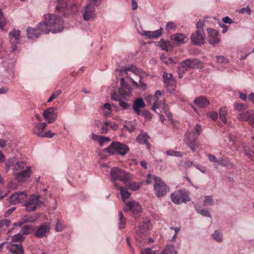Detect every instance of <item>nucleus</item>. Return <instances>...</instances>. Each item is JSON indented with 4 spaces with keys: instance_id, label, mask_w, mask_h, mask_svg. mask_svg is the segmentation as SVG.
I'll return each instance as SVG.
<instances>
[{
    "instance_id": "48",
    "label": "nucleus",
    "mask_w": 254,
    "mask_h": 254,
    "mask_svg": "<svg viewBox=\"0 0 254 254\" xmlns=\"http://www.w3.org/2000/svg\"><path fill=\"white\" fill-rule=\"evenodd\" d=\"M166 154L169 156L182 157V154L179 151H174L173 150H169L166 151Z\"/></svg>"
},
{
    "instance_id": "62",
    "label": "nucleus",
    "mask_w": 254,
    "mask_h": 254,
    "mask_svg": "<svg viewBox=\"0 0 254 254\" xmlns=\"http://www.w3.org/2000/svg\"><path fill=\"white\" fill-rule=\"evenodd\" d=\"M64 225L60 223L58 220L57 221V223L56 225V230L57 232L62 231L64 229Z\"/></svg>"
},
{
    "instance_id": "8",
    "label": "nucleus",
    "mask_w": 254,
    "mask_h": 254,
    "mask_svg": "<svg viewBox=\"0 0 254 254\" xmlns=\"http://www.w3.org/2000/svg\"><path fill=\"white\" fill-rule=\"evenodd\" d=\"M148 227V224L145 222H142L138 225L135 229V237L137 240L141 241L145 239Z\"/></svg>"
},
{
    "instance_id": "1",
    "label": "nucleus",
    "mask_w": 254,
    "mask_h": 254,
    "mask_svg": "<svg viewBox=\"0 0 254 254\" xmlns=\"http://www.w3.org/2000/svg\"><path fill=\"white\" fill-rule=\"evenodd\" d=\"M40 27L44 31L45 34H49L50 32L54 33L61 32L63 29V21L56 15L45 14L43 23H40Z\"/></svg>"
},
{
    "instance_id": "6",
    "label": "nucleus",
    "mask_w": 254,
    "mask_h": 254,
    "mask_svg": "<svg viewBox=\"0 0 254 254\" xmlns=\"http://www.w3.org/2000/svg\"><path fill=\"white\" fill-rule=\"evenodd\" d=\"M171 198L172 201L177 204L190 201L189 191L185 190H181L172 193L171 194Z\"/></svg>"
},
{
    "instance_id": "63",
    "label": "nucleus",
    "mask_w": 254,
    "mask_h": 254,
    "mask_svg": "<svg viewBox=\"0 0 254 254\" xmlns=\"http://www.w3.org/2000/svg\"><path fill=\"white\" fill-rule=\"evenodd\" d=\"M55 133L52 132L51 131H48L43 133L42 137L52 138L55 135Z\"/></svg>"
},
{
    "instance_id": "44",
    "label": "nucleus",
    "mask_w": 254,
    "mask_h": 254,
    "mask_svg": "<svg viewBox=\"0 0 254 254\" xmlns=\"http://www.w3.org/2000/svg\"><path fill=\"white\" fill-rule=\"evenodd\" d=\"M189 69V68L187 66V64L185 61H183L180 63L178 70L180 72L183 73H185Z\"/></svg>"
},
{
    "instance_id": "53",
    "label": "nucleus",
    "mask_w": 254,
    "mask_h": 254,
    "mask_svg": "<svg viewBox=\"0 0 254 254\" xmlns=\"http://www.w3.org/2000/svg\"><path fill=\"white\" fill-rule=\"evenodd\" d=\"M10 224V221L7 219H3L0 220V229H2L3 227H8Z\"/></svg>"
},
{
    "instance_id": "24",
    "label": "nucleus",
    "mask_w": 254,
    "mask_h": 254,
    "mask_svg": "<svg viewBox=\"0 0 254 254\" xmlns=\"http://www.w3.org/2000/svg\"><path fill=\"white\" fill-rule=\"evenodd\" d=\"M9 251L12 254H23L24 249L21 243L18 244H11L8 247Z\"/></svg>"
},
{
    "instance_id": "32",
    "label": "nucleus",
    "mask_w": 254,
    "mask_h": 254,
    "mask_svg": "<svg viewBox=\"0 0 254 254\" xmlns=\"http://www.w3.org/2000/svg\"><path fill=\"white\" fill-rule=\"evenodd\" d=\"M119 220H118V226L119 228L123 229L125 227L126 221L124 217V215L122 212H119Z\"/></svg>"
},
{
    "instance_id": "26",
    "label": "nucleus",
    "mask_w": 254,
    "mask_h": 254,
    "mask_svg": "<svg viewBox=\"0 0 254 254\" xmlns=\"http://www.w3.org/2000/svg\"><path fill=\"white\" fill-rule=\"evenodd\" d=\"M158 96H161V92L159 90H157L155 94L153 97V100L154 101L153 105L152 107V110L156 113H158L157 109L160 107V103L159 102Z\"/></svg>"
},
{
    "instance_id": "16",
    "label": "nucleus",
    "mask_w": 254,
    "mask_h": 254,
    "mask_svg": "<svg viewBox=\"0 0 254 254\" xmlns=\"http://www.w3.org/2000/svg\"><path fill=\"white\" fill-rule=\"evenodd\" d=\"M31 170L30 168H26V169L23 171L16 172L14 176L18 182H25L31 175Z\"/></svg>"
},
{
    "instance_id": "49",
    "label": "nucleus",
    "mask_w": 254,
    "mask_h": 254,
    "mask_svg": "<svg viewBox=\"0 0 254 254\" xmlns=\"http://www.w3.org/2000/svg\"><path fill=\"white\" fill-rule=\"evenodd\" d=\"M214 204V201L210 196H206L203 201L204 206H210Z\"/></svg>"
},
{
    "instance_id": "23",
    "label": "nucleus",
    "mask_w": 254,
    "mask_h": 254,
    "mask_svg": "<svg viewBox=\"0 0 254 254\" xmlns=\"http://www.w3.org/2000/svg\"><path fill=\"white\" fill-rule=\"evenodd\" d=\"M194 103L200 108H205L209 105V101L204 96H200L194 100Z\"/></svg>"
},
{
    "instance_id": "38",
    "label": "nucleus",
    "mask_w": 254,
    "mask_h": 254,
    "mask_svg": "<svg viewBox=\"0 0 254 254\" xmlns=\"http://www.w3.org/2000/svg\"><path fill=\"white\" fill-rule=\"evenodd\" d=\"M25 240V237L21 233L13 235L11 238L12 242H21Z\"/></svg>"
},
{
    "instance_id": "17",
    "label": "nucleus",
    "mask_w": 254,
    "mask_h": 254,
    "mask_svg": "<svg viewBox=\"0 0 254 254\" xmlns=\"http://www.w3.org/2000/svg\"><path fill=\"white\" fill-rule=\"evenodd\" d=\"M40 23L36 29L28 27L27 28L26 32L29 38L34 39L38 38L41 34H45V32L41 29Z\"/></svg>"
},
{
    "instance_id": "54",
    "label": "nucleus",
    "mask_w": 254,
    "mask_h": 254,
    "mask_svg": "<svg viewBox=\"0 0 254 254\" xmlns=\"http://www.w3.org/2000/svg\"><path fill=\"white\" fill-rule=\"evenodd\" d=\"M177 27L176 24L173 22H168L166 25V29L169 31L171 30L175 29Z\"/></svg>"
},
{
    "instance_id": "34",
    "label": "nucleus",
    "mask_w": 254,
    "mask_h": 254,
    "mask_svg": "<svg viewBox=\"0 0 254 254\" xmlns=\"http://www.w3.org/2000/svg\"><path fill=\"white\" fill-rule=\"evenodd\" d=\"M161 254H177L175 245L168 246Z\"/></svg>"
},
{
    "instance_id": "4",
    "label": "nucleus",
    "mask_w": 254,
    "mask_h": 254,
    "mask_svg": "<svg viewBox=\"0 0 254 254\" xmlns=\"http://www.w3.org/2000/svg\"><path fill=\"white\" fill-rule=\"evenodd\" d=\"M40 196L38 195H31L29 196L24 204L27 212L33 211L44 204V202L40 200Z\"/></svg>"
},
{
    "instance_id": "28",
    "label": "nucleus",
    "mask_w": 254,
    "mask_h": 254,
    "mask_svg": "<svg viewBox=\"0 0 254 254\" xmlns=\"http://www.w3.org/2000/svg\"><path fill=\"white\" fill-rule=\"evenodd\" d=\"M184 61L189 69L198 68L200 65L199 64H201L200 62L197 59H187Z\"/></svg>"
},
{
    "instance_id": "33",
    "label": "nucleus",
    "mask_w": 254,
    "mask_h": 254,
    "mask_svg": "<svg viewBox=\"0 0 254 254\" xmlns=\"http://www.w3.org/2000/svg\"><path fill=\"white\" fill-rule=\"evenodd\" d=\"M194 207L198 213L203 216L211 217L209 212L206 209L203 208L201 209H200V207L197 204L195 205Z\"/></svg>"
},
{
    "instance_id": "40",
    "label": "nucleus",
    "mask_w": 254,
    "mask_h": 254,
    "mask_svg": "<svg viewBox=\"0 0 254 254\" xmlns=\"http://www.w3.org/2000/svg\"><path fill=\"white\" fill-rule=\"evenodd\" d=\"M244 151L246 155L252 161H254V151L248 147H244Z\"/></svg>"
},
{
    "instance_id": "30",
    "label": "nucleus",
    "mask_w": 254,
    "mask_h": 254,
    "mask_svg": "<svg viewBox=\"0 0 254 254\" xmlns=\"http://www.w3.org/2000/svg\"><path fill=\"white\" fill-rule=\"evenodd\" d=\"M119 91L121 95L124 98L129 96L131 94L130 85H126V87H120Z\"/></svg>"
},
{
    "instance_id": "31",
    "label": "nucleus",
    "mask_w": 254,
    "mask_h": 254,
    "mask_svg": "<svg viewBox=\"0 0 254 254\" xmlns=\"http://www.w3.org/2000/svg\"><path fill=\"white\" fill-rule=\"evenodd\" d=\"M173 37L174 41L179 44L185 43L188 39L185 34L181 33L174 34Z\"/></svg>"
},
{
    "instance_id": "47",
    "label": "nucleus",
    "mask_w": 254,
    "mask_h": 254,
    "mask_svg": "<svg viewBox=\"0 0 254 254\" xmlns=\"http://www.w3.org/2000/svg\"><path fill=\"white\" fill-rule=\"evenodd\" d=\"M110 122H105L101 124V133H106L108 131V126L110 125Z\"/></svg>"
},
{
    "instance_id": "20",
    "label": "nucleus",
    "mask_w": 254,
    "mask_h": 254,
    "mask_svg": "<svg viewBox=\"0 0 254 254\" xmlns=\"http://www.w3.org/2000/svg\"><path fill=\"white\" fill-rule=\"evenodd\" d=\"M145 107V104L142 98H137L133 102L132 109L138 115L141 114V108H144Z\"/></svg>"
},
{
    "instance_id": "52",
    "label": "nucleus",
    "mask_w": 254,
    "mask_h": 254,
    "mask_svg": "<svg viewBox=\"0 0 254 254\" xmlns=\"http://www.w3.org/2000/svg\"><path fill=\"white\" fill-rule=\"evenodd\" d=\"M128 187L129 189L132 190H136L139 188V185L135 182H129Z\"/></svg>"
},
{
    "instance_id": "36",
    "label": "nucleus",
    "mask_w": 254,
    "mask_h": 254,
    "mask_svg": "<svg viewBox=\"0 0 254 254\" xmlns=\"http://www.w3.org/2000/svg\"><path fill=\"white\" fill-rule=\"evenodd\" d=\"M102 110L103 111L104 115L106 117L109 116L112 113L111 106L109 103L105 104L102 107Z\"/></svg>"
},
{
    "instance_id": "55",
    "label": "nucleus",
    "mask_w": 254,
    "mask_h": 254,
    "mask_svg": "<svg viewBox=\"0 0 254 254\" xmlns=\"http://www.w3.org/2000/svg\"><path fill=\"white\" fill-rule=\"evenodd\" d=\"M119 105L123 109H128L130 107V105L126 102H125L121 99L119 100Z\"/></svg>"
},
{
    "instance_id": "50",
    "label": "nucleus",
    "mask_w": 254,
    "mask_h": 254,
    "mask_svg": "<svg viewBox=\"0 0 254 254\" xmlns=\"http://www.w3.org/2000/svg\"><path fill=\"white\" fill-rule=\"evenodd\" d=\"M62 93L61 90H58L55 91L48 100V102H51L54 99H56Z\"/></svg>"
},
{
    "instance_id": "21",
    "label": "nucleus",
    "mask_w": 254,
    "mask_h": 254,
    "mask_svg": "<svg viewBox=\"0 0 254 254\" xmlns=\"http://www.w3.org/2000/svg\"><path fill=\"white\" fill-rule=\"evenodd\" d=\"M47 127L46 123H38L35 125L33 128V132L38 136L42 137L44 130Z\"/></svg>"
},
{
    "instance_id": "39",
    "label": "nucleus",
    "mask_w": 254,
    "mask_h": 254,
    "mask_svg": "<svg viewBox=\"0 0 254 254\" xmlns=\"http://www.w3.org/2000/svg\"><path fill=\"white\" fill-rule=\"evenodd\" d=\"M216 59L217 63L221 66H223V64L229 63L228 59L223 56H217L216 57Z\"/></svg>"
},
{
    "instance_id": "42",
    "label": "nucleus",
    "mask_w": 254,
    "mask_h": 254,
    "mask_svg": "<svg viewBox=\"0 0 254 254\" xmlns=\"http://www.w3.org/2000/svg\"><path fill=\"white\" fill-rule=\"evenodd\" d=\"M201 129L200 126L197 124L191 130V132L195 138H197L199 135Z\"/></svg>"
},
{
    "instance_id": "12",
    "label": "nucleus",
    "mask_w": 254,
    "mask_h": 254,
    "mask_svg": "<svg viewBox=\"0 0 254 254\" xmlns=\"http://www.w3.org/2000/svg\"><path fill=\"white\" fill-rule=\"evenodd\" d=\"M205 33L202 31H196L191 35L190 39L195 45H201L203 44Z\"/></svg>"
},
{
    "instance_id": "61",
    "label": "nucleus",
    "mask_w": 254,
    "mask_h": 254,
    "mask_svg": "<svg viewBox=\"0 0 254 254\" xmlns=\"http://www.w3.org/2000/svg\"><path fill=\"white\" fill-rule=\"evenodd\" d=\"M140 254H156L155 251H153L150 248H146L143 251H141Z\"/></svg>"
},
{
    "instance_id": "10",
    "label": "nucleus",
    "mask_w": 254,
    "mask_h": 254,
    "mask_svg": "<svg viewBox=\"0 0 254 254\" xmlns=\"http://www.w3.org/2000/svg\"><path fill=\"white\" fill-rule=\"evenodd\" d=\"M56 107H51L44 111L43 115L44 118L49 124H52L55 122L58 116Z\"/></svg>"
},
{
    "instance_id": "9",
    "label": "nucleus",
    "mask_w": 254,
    "mask_h": 254,
    "mask_svg": "<svg viewBox=\"0 0 254 254\" xmlns=\"http://www.w3.org/2000/svg\"><path fill=\"white\" fill-rule=\"evenodd\" d=\"M81 13L84 20L86 21L93 19L95 18L97 15L95 6L90 4H86L85 6L83 7Z\"/></svg>"
},
{
    "instance_id": "41",
    "label": "nucleus",
    "mask_w": 254,
    "mask_h": 254,
    "mask_svg": "<svg viewBox=\"0 0 254 254\" xmlns=\"http://www.w3.org/2000/svg\"><path fill=\"white\" fill-rule=\"evenodd\" d=\"M218 164L223 166H232V163L227 158H221L219 160Z\"/></svg>"
},
{
    "instance_id": "25",
    "label": "nucleus",
    "mask_w": 254,
    "mask_h": 254,
    "mask_svg": "<svg viewBox=\"0 0 254 254\" xmlns=\"http://www.w3.org/2000/svg\"><path fill=\"white\" fill-rule=\"evenodd\" d=\"M149 136L146 133H140L136 138V141L140 144H146L147 148L150 149V144L148 143Z\"/></svg>"
},
{
    "instance_id": "7",
    "label": "nucleus",
    "mask_w": 254,
    "mask_h": 254,
    "mask_svg": "<svg viewBox=\"0 0 254 254\" xmlns=\"http://www.w3.org/2000/svg\"><path fill=\"white\" fill-rule=\"evenodd\" d=\"M112 180H119L126 183L129 180L128 174L123 170L119 168H113L111 170Z\"/></svg>"
},
{
    "instance_id": "43",
    "label": "nucleus",
    "mask_w": 254,
    "mask_h": 254,
    "mask_svg": "<svg viewBox=\"0 0 254 254\" xmlns=\"http://www.w3.org/2000/svg\"><path fill=\"white\" fill-rule=\"evenodd\" d=\"M32 227V226L30 227L29 225H26L21 228L20 233L23 235H28L31 233Z\"/></svg>"
},
{
    "instance_id": "5",
    "label": "nucleus",
    "mask_w": 254,
    "mask_h": 254,
    "mask_svg": "<svg viewBox=\"0 0 254 254\" xmlns=\"http://www.w3.org/2000/svg\"><path fill=\"white\" fill-rule=\"evenodd\" d=\"M154 189L156 195L158 197L165 195L169 190V187L158 177L154 176Z\"/></svg>"
},
{
    "instance_id": "56",
    "label": "nucleus",
    "mask_w": 254,
    "mask_h": 254,
    "mask_svg": "<svg viewBox=\"0 0 254 254\" xmlns=\"http://www.w3.org/2000/svg\"><path fill=\"white\" fill-rule=\"evenodd\" d=\"M87 4H91L96 7L101 4L102 0H87Z\"/></svg>"
},
{
    "instance_id": "14",
    "label": "nucleus",
    "mask_w": 254,
    "mask_h": 254,
    "mask_svg": "<svg viewBox=\"0 0 254 254\" xmlns=\"http://www.w3.org/2000/svg\"><path fill=\"white\" fill-rule=\"evenodd\" d=\"M20 34V31L15 29L13 30L9 33V38L13 51H15L17 49L16 45L19 41Z\"/></svg>"
},
{
    "instance_id": "19",
    "label": "nucleus",
    "mask_w": 254,
    "mask_h": 254,
    "mask_svg": "<svg viewBox=\"0 0 254 254\" xmlns=\"http://www.w3.org/2000/svg\"><path fill=\"white\" fill-rule=\"evenodd\" d=\"M124 71L126 75L127 78L130 79L132 84H133L136 87H139V85L137 82L128 75V71H131L135 74L139 75L140 73V70L135 66H131L125 67Z\"/></svg>"
},
{
    "instance_id": "2",
    "label": "nucleus",
    "mask_w": 254,
    "mask_h": 254,
    "mask_svg": "<svg viewBox=\"0 0 254 254\" xmlns=\"http://www.w3.org/2000/svg\"><path fill=\"white\" fill-rule=\"evenodd\" d=\"M115 186L120 190L122 199L126 203V206L124 208V211L131 210L134 217L136 218L141 212L142 207L141 205L135 200H131L126 202V200L129 197L131 193L127 189L120 187L117 183H114Z\"/></svg>"
},
{
    "instance_id": "3",
    "label": "nucleus",
    "mask_w": 254,
    "mask_h": 254,
    "mask_svg": "<svg viewBox=\"0 0 254 254\" xmlns=\"http://www.w3.org/2000/svg\"><path fill=\"white\" fill-rule=\"evenodd\" d=\"M107 152L110 154H117L124 156L129 151V149L127 145L119 142H113L110 146L106 149Z\"/></svg>"
},
{
    "instance_id": "13",
    "label": "nucleus",
    "mask_w": 254,
    "mask_h": 254,
    "mask_svg": "<svg viewBox=\"0 0 254 254\" xmlns=\"http://www.w3.org/2000/svg\"><path fill=\"white\" fill-rule=\"evenodd\" d=\"M27 195L25 191H18L9 197V202L13 205L22 202Z\"/></svg>"
},
{
    "instance_id": "59",
    "label": "nucleus",
    "mask_w": 254,
    "mask_h": 254,
    "mask_svg": "<svg viewBox=\"0 0 254 254\" xmlns=\"http://www.w3.org/2000/svg\"><path fill=\"white\" fill-rule=\"evenodd\" d=\"M203 26H204V22L202 21L199 20L196 24V28H197L196 31H204Z\"/></svg>"
},
{
    "instance_id": "60",
    "label": "nucleus",
    "mask_w": 254,
    "mask_h": 254,
    "mask_svg": "<svg viewBox=\"0 0 254 254\" xmlns=\"http://www.w3.org/2000/svg\"><path fill=\"white\" fill-rule=\"evenodd\" d=\"M239 12L241 13H245L246 12L249 15H250L251 13V10L249 6H247L246 7H243V8H241L239 10Z\"/></svg>"
},
{
    "instance_id": "57",
    "label": "nucleus",
    "mask_w": 254,
    "mask_h": 254,
    "mask_svg": "<svg viewBox=\"0 0 254 254\" xmlns=\"http://www.w3.org/2000/svg\"><path fill=\"white\" fill-rule=\"evenodd\" d=\"M188 146L193 151H195L198 148V145L195 140L189 142L188 143Z\"/></svg>"
},
{
    "instance_id": "11",
    "label": "nucleus",
    "mask_w": 254,
    "mask_h": 254,
    "mask_svg": "<svg viewBox=\"0 0 254 254\" xmlns=\"http://www.w3.org/2000/svg\"><path fill=\"white\" fill-rule=\"evenodd\" d=\"M50 226L47 224H41L35 227V236L38 238H42L48 236L50 233Z\"/></svg>"
},
{
    "instance_id": "58",
    "label": "nucleus",
    "mask_w": 254,
    "mask_h": 254,
    "mask_svg": "<svg viewBox=\"0 0 254 254\" xmlns=\"http://www.w3.org/2000/svg\"><path fill=\"white\" fill-rule=\"evenodd\" d=\"M207 116L212 119L213 121H215L217 119L218 114L216 112H212L208 113L207 114Z\"/></svg>"
},
{
    "instance_id": "64",
    "label": "nucleus",
    "mask_w": 254,
    "mask_h": 254,
    "mask_svg": "<svg viewBox=\"0 0 254 254\" xmlns=\"http://www.w3.org/2000/svg\"><path fill=\"white\" fill-rule=\"evenodd\" d=\"M208 159L209 161L213 163H218L219 162V160H218L216 157L212 154H209L208 155Z\"/></svg>"
},
{
    "instance_id": "22",
    "label": "nucleus",
    "mask_w": 254,
    "mask_h": 254,
    "mask_svg": "<svg viewBox=\"0 0 254 254\" xmlns=\"http://www.w3.org/2000/svg\"><path fill=\"white\" fill-rule=\"evenodd\" d=\"M254 112V110H253L243 111L237 114V118L239 121L248 122L250 119L251 116L253 115Z\"/></svg>"
},
{
    "instance_id": "51",
    "label": "nucleus",
    "mask_w": 254,
    "mask_h": 254,
    "mask_svg": "<svg viewBox=\"0 0 254 254\" xmlns=\"http://www.w3.org/2000/svg\"><path fill=\"white\" fill-rule=\"evenodd\" d=\"M22 220H23L24 222L25 223H32L34 222L36 220V218L35 217L32 216H25L24 217H22Z\"/></svg>"
},
{
    "instance_id": "18",
    "label": "nucleus",
    "mask_w": 254,
    "mask_h": 254,
    "mask_svg": "<svg viewBox=\"0 0 254 254\" xmlns=\"http://www.w3.org/2000/svg\"><path fill=\"white\" fill-rule=\"evenodd\" d=\"M208 42L211 45H216L220 42V40L218 37V32L216 30L212 29H208Z\"/></svg>"
},
{
    "instance_id": "35",
    "label": "nucleus",
    "mask_w": 254,
    "mask_h": 254,
    "mask_svg": "<svg viewBox=\"0 0 254 254\" xmlns=\"http://www.w3.org/2000/svg\"><path fill=\"white\" fill-rule=\"evenodd\" d=\"M219 117L222 122L224 123H227V120L226 116L227 115V110L225 108H220L219 110Z\"/></svg>"
},
{
    "instance_id": "29",
    "label": "nucleus",
    "mask_w": 254,
    "mask_h": 254,
    "mask_svg": "<svg viewBox=\"0 0 254 254\" xmlns=\"http://www.w3.org/2000/svg\"><path fill=\"white\" fill-rule=\"evenodd\" d=\"M30 168L27 166L26 162L23 161H17L14 165L13 170L14 172H19Z\"/></svg>"
},
{
    "instance_id": "15",
    "label": "nucleus",
    "mask_w": 254,
    "mask_h": 254,
    "mask_svg": "<svg viewBox=\"0 0 254 254\" xmlns=\"http://www.w3.org/2000/svg\"><path fill=\"white\" fill-rule=\"evenodd\" d=\"M164 82L168 89L170 91H173L176 88V81L171 73L164 72L163 75Z\"/></svg>"
},
{
    "instance_id": "46",
    "label": "nucleus",
    "mask_w": 254,
    "mask_h": 254,
    "mask_svg": "<svg viewBox=\"0 0 254 254\" xmlns=\"http://www.w3.org/2000/svg\"><path fill=\"white\" fill-rule=\"evenodd\" d=\"M6 24V22L4 17L3 13L1 9H0V28L3 29Z\"/></svg>"
},
{
    "instance_id": "37",
    "label": "nucleus",
    "mask_w": 254,
    "mask_h": 254,
    "mask_svg": "<svg viewBox=\"0 0 254 254\" xmlns=\"http://www.w3.org/2000/svg\"><path fill=\"white\" fill-rule=\"evenodd\" d=\"M212 237L215 241L221 242L223 240V234L220 231L216 230L212 234Z\"/></svg>"
},
{
    "instance_id": "45",
    "label": "nucleus",
    "mask_w": 254,
    "mask_h": 254,
    "mask_svg": "<svg viewBox=\"0 0 254 254\" xmlns=\"http://www.w3.org/2000/svg\"><path fill=\"white\" fill-rule=\"evenodd\" d=\"M234 108L236 110L241 111L243 110H246L248 108V106L245 104L237 103L235 104Z\"/></svg>"
},
{
    "instance_id": "27",
    "label": "nucleus",
    "mask_w": 254,
    "mask_h": 254,
    "mask_svg": "<svg viewBox=\"0 0 254 254\" xmlns=\"http://www.w3.org/2000/svg\"><path fill=\"white\" fill-rule=\"evenodd\" d=\"M143 34L149 39L157 38L162 34V30L159 29L154 31H146L143 32Z\"/></svg>"
}]
</instances>
